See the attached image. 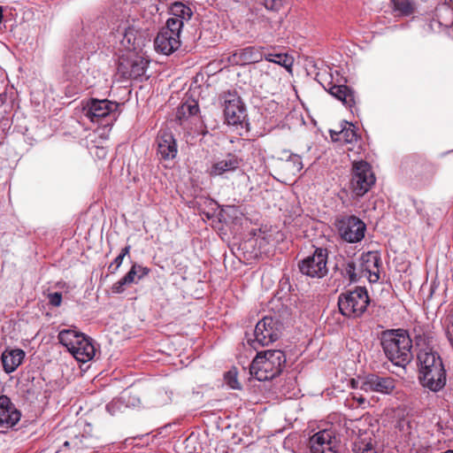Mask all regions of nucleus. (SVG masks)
I'll return each instance as SVG.
<instances>
[{"instance_id":"f257e3e1","label":"nucleus","mask_w":453,"mask_h":453,"mask_svg":"<svg viewBox=\"0 0 453 453\" xmlns=\"http://www.w3.org/2000/svg\"><path fill=\"white\" fill-rule=\"evenodd\" d=\"M418 379L424 387L437 393L447 382V372L439 353L428 345L419 348L417 352Z\"/></svg>"},{"instance_id":"f03ea898","label":"nucleus","mask_w":453,"mask_h":453,"mask_svg":"<svg viewBox=\"0 0 453 453\" xmlns=\"http://www.w3.org/2000/svg\"><path fill=\"white\" fill-rule=\"evenodd\" d=\"M379 339L386 357L395 365L404 368L413 359L412 340L407 330L387 329Z\"/></svg>"},{"instance_id":"7ed1b4c3","label":"nucleus","mask_w":453,"mask_h":453,"mask_svg":"<svg viewBox=\"0 0 453 453\" xmlns=\"http://www.w3.org/2000/svg\"><path fill=\"white\" fill-rule=\"evenodd\" d=\"M286 355L280 349L257 352L250 365V373L259 381L279 376L286 365Z\"/></svg>"},{"instance_id":"20e7f679","label":"nucleus","mask_w":453,"mask_h":453,"mask_svg":"<svg viewBox=\"0 0 453 453\" xmlns=\"http://www.w3.org/2000/svg\"><path fill=\"white\" fill-rule=\"evenodd\" d=\"M370 298L365 288L357 287L353 291L342 293L338 297L340 312L349 318L361 317L366 311Z\"/></svg>"},{"instance_id":"39448f33","label":"nucleus","mask_w":453,"mask_h":453,"mask_svg":"<svg viewBox=\"0 0 453 453\" xmlns=\"http://www.w3.org/2000/svg\"><path fill=\"white\" fill-rule=\"evenodd\" d=\"M272 167L276 178L286 183L303 169V165L299 155L285 150L273 161Z\"/></svg>"},{"instance_id":"423d86ee","label":"nucleus","mask_w":453,"mask_h":453,"mask_svg":"<svg viewBox=\"0 0 453 453\" xmlns=\"http://www.w3.org/2000/svg\"><path fill=\"white\" fill-rule=\"evenodd\" d=\"M326 263L327 250L317 248L312 255L300 260L297 266L302 274L310 278L321 279L328 273Z\"/></svg>"},{"instance_id":"0eeeda50","label":"nucleus","mask_w":453,"mask_h":453,"mask_svg":"<svg viewBox=\"0 0 453 453\" xmlns=\"http://www.w3.org/2000/svg\"><path fill=\"white\" fill-rule=\"evenodd\" d=\"M335 226L341 238L349 243L362 241L366 231V225L355 215H343L338 218Z\"/></svg>"},{"instance_id":"6e6552de","label":"nucleus","mask_w":453,"mask_h":453,"mask_svg":"<svg viewBox=\"0 0 453 453\" xmlns=\"http://www.w3.org/2000/svg\"><path fill=\"white\" fill-rule=\"evenodd\" d=\"M282 324L272 317H265L259 320L254 330V340L251 341L250 345L257 348L256 344L259 346H267L270 343L278 340L281 334Z\"/></svg>"},{"instance_id":"1a4fd4ad","label":"nucleus","mask_w":453,"mask_h":453,"mask_svg":"<svg viewBox=\"0 0 453 453\" xmlns=\"http://www.w3.org/2000/svg\"><path fill=\"white\" fill-rule=\"evenodd\" d=\"M375 183V177L371 165L365 161L353 164L352 178L350 181L353 193L357 196H363Z\"/></svg>"},{"instance_id":"9d476101","label":"nucleus","mask_w":453,"mask_h":453,"mask_svg":"<svg viewBox=\"0 0 453 453\" xmlns=\"http://www.w3.org/2000/svg\"><path fill=\"white\" fill-rule=\"evenodd\" d=\"M224 115L228 125H242L247 118L245 105L235 93H224L221 96Z\"/></svg>"},{"instance_id":"9b49d317","label":"nucleus","mask_w":453,"mask_h":453,"mask_svg":"<svg viewBox=\"0 0 453 453\" xmlns=\"http://www.w3.org/2000/svg\"><path fill=\"white\" fill-rule=\"evenodd\" d=\"M149 61L141 56H134L119 62L118 71L125 79H138L145 74Z\"/></svg>"},{"instance_id":"f8f14e48","label":"nucleus","mask_w":453,"mask_h":453,"mask_svg":"<svg viewBox=\"0 0 453 453\" xmlns=\"http://www.w3.org/2000/svg\"><path fill=\"white\" fill-rule=\"evenodd\" d=\"M395 388V380L392 377H381L376 374L367 375L361 386V389L366 392H378L381 394H391Z\"/></svg>"},{"instance_id":"ddd939ff","label":"nucleus","mask_w":453,"mask_h":453,"mask_svg":"<svg viewBox=\"0 0 453 453\" xmlns=\"http://www.w3.org/2000/svg\"><path fill=\"white\" fill-rule=\"evenodd\" d=\"M118 104L107 99L98 100L90 99L84 110L85 115L93 122H98L101 119L107 117L110 113L117 110Z\"/></svg>"},{"instance_id":"4468645a","label":"nucleus","mask_w":453,"mask_h":453,"mask_svg":"<svg viewBox=\"0 0 453 453\" xmlns=\"http://www.w3.org/2000/svg\"><path fill=\"white\" fill-rule=\"evenodd\" d=\"M242 158L234 153H227L223 158L216 160L208 170L211 177L223 176L240 168Z\"/></svg>"},{"instance_id":"2eb2a0df","label":"nucleus","mask_w":453,"mask_h":453,"mask_svg":"<svg viewBox=\"0 0 453 453\" xmlns=\"http://www.w3.org/2000/svg\"><path fill=\"white\" fill-rule=\"evenodd\" d=\"M265 58L263 49L256 46H249L243 49L236 50L229 57V61L233 65H244L257 63Z\"/></svg>"},{"instance_id":"dca6fc26","label":"nucleus","mask_w":453,"mask_h":453,"mask_svg":"<svg viewBox=\"0 0 453 453\" xmlns=\"http://www.w3.org/2000/svg\"><path fill=\"white\" fill-rule=\"evenodd\" d=\"M334 447L335 437L329 430L319 431L310 439L311 453H336Z\"/></svg>"},{"instance_id":"f3484780","label":"nucleus","mask_w":453,"mask_h":453,"mask_svg":"<svg viewBox=\"0 0 453 453\" xmlns=\"http://www.w3.org/2000/svg\"><path fill=\"white\" fill-rule=\"evenodd\" d=\"M20 417L19 411L14 406L11 399L4 395H0V427H12L19 421Z\"/></svg>"},{"instance_id":"a211bd4d","label":"nucleus","mask_w":453,"mask_h":453,"mask_svg":"<svg viewBox=\"0 0 453 453\" xmlns=\"http://www.w3.org/2000/svg\"><path fill=\"white\" fill-rule=\"evenodd\" d=\"M157 152L165 160L173 159L177 155V144L172 133L160 131L157 135Z\"/></svg>"},{"instance_id":"6ab92c4d","label":"nucleus","mask_w":453,"mask_h":453,"mask_svg":"<svg viewBox=\"0 0 453 453\" xmlns=\"http://www.w3.org/2000/svg\"><path fill=\"white\" fill-rule=\"evenodd\" d=\"M157 51L170 55L180 46V39L178 36L168 34L167 31L160 30L154 41Z\"/></svg>"},{"instance_id":"aec40b11","label":"nucleus","mask_w":453,"mask_h":453,"mask_svg":"<svg viewBox=\"0 0 453 453\" xmlns=\"http://www.w3.org/2000/svg\"><path fill=\"white\" fill-rule=\"evenodd\" d=\"M380 263V257L376 252L369 251L366 253H363L360 257V271L361 273H369V280L370 282H376L380 276L379 273H372V268L379 267Z\"/></svg>"},{"instance_id":"412c9836","label":"nucleus","mask_w":453,"mask_h":453,"mask_svg":"<svg viewBox=\"0 0 453 453\" xmlns=\"http://www.w3.org/2000/svg\"><path fill=\"white\" fill-rule=\"evenodd\" d=\"M69 352L77 361L85 363L94 357L96 349L90 339L83 334V341H79V343L75 344Z\"/></svg>"},{"instance_id":"4be33fe9","label":"nucleus","mask_w":453,"mask_h":453,"mask_svg":"<svg viewBox=\"0 0 453 453\" xmlns=\"http://www.w3.org/2000/svg\"><path fill=\"white\" fill-rule=\"evenodd\" d=\"M25 357V352L19 349H6L1 356L4 370L10 373L16 370Z\"/></svg>"},{"instance_id":"5701e85b","label":"nucleus","mask_w":453,"mask_h":453,"mask_svg":"<svg viewBox=\"0 0 453 453\" xmlns=\"http://www.w3.org/2000/svg\"><path fill=\"white\" fill-rule=\"evenodd\" d=\"M330 136L334 142L351 143L357 140L355 126L348 121H343L340 130H330Z\"/></svg>"},{"instance_id":"b1692460","label":"nucleus","mask_w":453,"mask_h":453,"mask_svg":"<svg viewBox=\"0 0 453 453\" xmlns=\"http://www.w3.org/2000/svg\"><path fill=\"white\" fill-rule=\"evenodd\" d=\"M327 91L349 109L355 104L354 91L346 85L330 84Z\"/></svg>"},{"instance_id":"393cba45","label":"nucleus","mask_w":453,"mask_h":453,"mask_svg":"<svg viewBox=\"0 0 453 453\" xmlns=\"http://www.w3.org/2000/svg\"><path fill=\"white\" fill-rule=\"evenodd\" d=\"M375 441L372 438V433L361 434L352 445V453H377L374 449Z\"/></svg>"},{"instance_id":"a878e982","label":"nucleus","mask_w":453,"mask_h":453,"mask_svg":"<svg viewBox=\"0 0 453 453\" xmlns=\"http://www.w3.org/2000/svg\"><path fill=\"white\" fill-rule=\"evenodd\" d=\"M58 340L70 351L79 341H83V334L72 329H65L59 332Z\"/></svg>"},{"instance_id":"bb28decb","label":"nucleus","mask_w":453,"mask_h":453,"mask_svg":"<svg viewBox=\"0 0 453 453\" xmlns=\"http://www.w3.org/2000/svg\"><path fill=\"white\" fill-rule=\"evenodd\" d=\"M199 111L198 103L195 99H188L177 109L176 118L181 121L190 116H195Z\"/></svg>"},{"instance_id":"cd10ccee","label":"nucleus","mask_w":453,"mask_h":453,"mask_svg":"<svg viewBox=\"0 0 453 453\" xmlns=\"http://www.w3.org/2000/svg\"><path fill=\"white\" fill-rule=\"evenodd\" d=\"M137 267H134V265H133L128 273L112 285V292L116 294L123 293L125 291V286L130 285L131 283L134 282V278L135 276H137Z\"/></svg>"},{"instance_id":"c85d7f7f","label":"nucleus","mask_w":453,"mask_h":453,"mask_svg":"<svg viewBox=\"0 0 453 453\" xmlns=\"http://www.w3.org/2000/svg\"><path fill=\"white\" fill-rule=\"evenodd\" d=\"M170 12L173 15L172 18L180 19L184 20H189L193 15L192 10L181 2H174L170 6Z\"/></svg>"},{"instance_id":"c756f323","label":"nucleus","mask_w":453,"mask_h":453,"mask_svg":"<svg viewBox=\"0 0 453 453\" xmlns=\"http://www.w3.org/2000/svg\"><path fill=\"white\" fill-rule=\"evenodd\" d=\"M265 60L278 64L287 70H290L293 65V58L287 53H269L265 54Z\"/></svg>"},{"instance_id":"7c9ffc66","label":"nucleus","mask_w":453,"mask_h":453,"mask_svg":"<svg viewBox=\"0 0 453 453\" xmlns=\"http://www.w3.org/2000/svg\"><path fill=\"white\" fill-rule=\"evenodd\" d=\"M117 33L123 37L122 43L125 44L126 47L130 48L133 47L135 41V30L133 27L119 26Z\"/></svg>"},{"instance_id":"2f4dec72","label":"nucleus","mask_w":453,"mask_h":453,"mask_svg":"<svg viewBox=\"0 0 453 453\" xmlns=\"http://www.w3.org/2000/svg\"><path fill=\"white\" fill-rule=\"evenodd\" d=\"M184 22L178 18H169L164 27L161 28L163 31H167L168 34L173 35L180 38V32L182 30Z\"/></svg>"},{"instance_id":"473e14b6","label":"nucleus","mask_w":453,"mask_h":453,"mask_svg":"<svg viewBox=\"0 0 453 453\" xmlns=\"http://www.w3.org/2000/svg\"><path fill=\"white\" fill-rule=\"evenodd\" d=\"M394 9L403 16H410L414 13L415 6L412 0H399L395 3Z\"/></svg>"},{"instance_id":"72a5a7b5","label":"nucleus","mask_w":453,"mask_h":453,"mask_svg":"<svg viewBox=\"0 0 453 453\" xmlns=\"http://www.w3.org/2000/svg\"><path fill=\"white\" fill-rule=\"evenodd\" d=\"M357 266L354 261L349 260L344 264L345 276H347L350 282H357L361 275L357 273Z\"/></svg>"},{"instance_id":"f704fd0d","label":"nucleus","mask_w":453,"mask_h":453,"mask_svg":"<svg viewBox=\"0 0 453 453\" xmlns=\"http://www.w3.org/2000/svg\"><path fill=\"white\" fill-rule=\"evenodd\" d=\"M286 0H264L265 7L273 12H278L283 6Z\"/></svg>"},{"instance_id":"c9c22d12","label":"nucleus","mask_w":453,"mask_h":453,"mask_svg":"<svg viewBox=\"0 0 453 453\" xmlns=\"http://www.w3.org/2000/svg\"><path fill=\"white\" fill-rule=\"evenodd\" d=\"M226 380L227 385L234 389H239L241 388L240 383L237 380L236 374L233 373L232 372H228L226 374Z\"/></svg>"},{"instance_id":"e433bc0d","label":"nucleus","mask_w":453,"mask_h":453,"mask_svg":"<svg viewBox=\"0 0 453 453\" xmlns=\"http://www.w3.org/2000/svg\"><path fill=\"white\" fill-rule=\"evenodd\" d=\"M49 303L52 306L58 307L61 304L62 302V294L59 292L50 293L48 296Z\"/></svg>"},{"instance_id":"4c0bfd02","label":"nucleus","mask_w":453,"mask_h":453,"mask_svg":"<svg viewBox=\"0 0 453 453\" xmlns=\"http://www.w3.org/2000/svg\"><path fill=\"white\" fill-rule=\"evenodd\" d=\"M123 262V259H122V257H117L112 263L110 264V265L108 266V272L110 273H115L119 267L121 265Z\"/></svg>"},{"instance_id":"58836bf2","label":"nucleus","mask_w":453,"mask_h":453,"mask_svg":"<svg viewBox=\"0 0 453 453\" xmlns=\"http://www.w3.org/2000/svg\"><path fill=\"white\" fill-rule=\"evenodd\" d=\"M134 267H137L138 274L137 277L139 280L142 279L144 276L148 275L150 272V268L140 265L138 264H134Z\"/></svg>"},{"instance_id":"ea45409f","label":"nucleus","mask_w":453,"mask_h":453,"mask_svg":"<svg viewBox=\"0 0 453 453\" xmlns=\"http://www.w3.org/2000/svg\"><path fill=\"white\" fill-rule=\"evenodd\" d=\"M447 336L453 342V315L449 317V326L447 327Z\"/></svg>"},{"instance_id":"a19ab883","label":"nucleus","mask_w":453,"mask_h":453,"mask_svg":"<svg viewBox=\"0 0 453 453\" xmlns=\"http://www.w3.org/2000/svg\"><path fill=\"white\" fill-rule=\"evenodd\" d=\"M130 250H131V246L130 245H127L126 247H124L119 257H122V259H124L125 256H127L129 252H130Z\"/></svg>"},{"instance_id":"79ce46f5","label":"nucleus","mask_w":453,"mask_h":453,"mask_svg":"<svg viewBox=\"0 0 453 453\" xmlns=\"http://www.w3.org/2000/svg\"><path fill=\"white\" fill-rule=\"evenodd\" d=\"M3 12H4V8H3V6H0V24L2 23L3 18H4Z\"/></svg>"},{"instance_id":"37998d69","label":"nucleus","mask_w":453,"mask_h":453,"mask_svg":"<svg viewBox=\"0 0 453 453\" xmlns=\"http://www.w3.org/2000/svg\"><path fill=\"white\" fill-rule=\"evenodd\" d=\"M14 120H15L16 122H18V120H19V113H18V112H16V113L13 115V121H14Z\"/></svg>"},{"instance_id":"c03bdc74","label":"nucleus","mask_w":453,"mask_h":453,"mask_svg":"<svg viewBox=\"0 0 453 453\" xmlns=\"http://www.w3.org/2000/svg\"><path fill=\"white\" fill-rule=\"evenodd\" d=\"M357 402H358L359 403H364L365 402V399L364 397H362V396H361V397L357 398Z\"/></svg>"},{"instance_id":"a18cd8bd","label":"nucleus","mask_w":453,"mask_h":453,"mask_svg":"<svg viewBox=\"0 0 453 453\" xmlns=\"http://www.w3.org/2000/svg\"><path fill=\"white\" fill-rule=\"evenodd\" d=\"M69 444H70V442H69V441H65V442L64 443V445H65V447H68V446H69Z\"/></svg>"},{"instance_id":"49530a36","label":"nucleus","mask_w":453,"mask_h":453,"mask_svg":"<svg viewBox=\"0 0 453 453\" xmlns=\"http://www.w3.org/2000/svg\"><path fill=\"white\" fill-rule=\"evenodd\" d=\"M44 434V432L42 434H40L35 439L39 438V437H42V435Z\"/></svg>"}]
</instances>
